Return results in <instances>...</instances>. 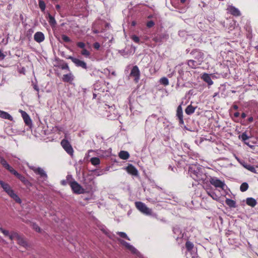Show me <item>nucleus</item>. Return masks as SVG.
<instances>
[{"label":"nucleus","instance_id":"nucleus-1","mask_svg":"<svg viewBox=\"0 0 258 258\" xmlns=\"http://www.w3.org/2000/svg\"><path fill=\"white\" fill-rule=\"evenodd\" d=\"M188 172L191 177L195 181L206 182L207 175L205 172V169L196 165H192L189 167Z\"/></svg>","mask_w":258,"mask_h":258},{"label":"nucleus","instance_id":"nucleus-2","mask_svg":"<svg viewBox=\"0 0 258 258\" xmlns=\"http://www.w3.org/2000/svg\"><path fill=\"white\" fill-rule=\"evenodd\" d=\"M177 3L171 0V3L175 9L178 10V12L183 13L186 11V6L188 4L189 0H176Z\"/></svg>","mask_w":258,"mask_h":258},{"label":"nucleus","instance_id":"nucleus-3","mask_svg":"<svg viewBox=\"0 0 258 258\" xmlns=\"http://www.w3.org/2000/svg\"><path fill=\"white\" fill-rule=\"evenodd\" d=\"M104 108L107 113L106 116L110 120H114L117 117V111L115 109L114 105H105Z\"/></svg>","mask_w":258,"mask_h":258},{"label":"nucleus","instance_id":"nucleus-4","mask_svg":"<svg viewBox=\"0 0 258 258\" xmlns=\"http://www.w3.org/2000/svg\"><path fill=\"white\" fill-rule=\"evenodd\" d=\"M32 169L36 174H38L39 177V180L41 182L46 181L47 179V175L46 172L41 167H36L35 166L30 167Z\"/></svg>","mask_w":258,"mask_h":258},{"label":"nucleus","instance_id":"nucleus-5","mask_svg":"<svg viewBox=\"0 0 258 258\" xmlns=\"http://www.w3.org/2000/svg\"><path fill=\"white\" fill-rule=\"evenodd\" d=\"M135 205L136 208L143 214L146 215H151L152 214V210L148 208L143 202H136Z\"/></svg>","mask_w":258,"mask_h":258},{"label":"nucleus","instance_id":"nucleus-6","mask_svg":"<svg viewBox=\"0 0 258 258\" xmlns=\"http://www.w3.org/2000/svg\"><path fill=\"white\" fill-rule=\"evenodd\" d=\"M190 54L192 56V57L196 60L199 62L200 63H202L204 61V53L199 49H194L191 50Z\"/></svg>","mask_w":258,"mask_h":258},{"label":"nucleus","instance_id":"nucleus-7","mask_svg":"<svg viewBox=\"0 0 258 258\" xmlns=\"http://www.w3.org/2000/svg\"><path fill=\"white\" fill-rule=\"evenodd\" d=\"M10 239L12 241H16L18 244L24 247L27 245L23 237L16 232H13L12 234L10 235Z\"/></svg>","mask_w":258,"mask_h":258},{"label":"nucleus","instance_id":"nucleus-8","mask_svg":"<svg viewBox=\"0 0 258 258\" xmlns=\"http://www.w3.org/2000/svg\"><path fill=\"white\" fill-rule=\"evenodd\" d=\"M174 237L178 241L184 237L185 230L181 229L179 226H175L173 228Z\"/></svg>","mask_w":258,"mask_h":258},{"label":"nucleus","instance_id":"nucleus-9","mask_svg":"<svg viewBox=\"0 0 258 258\" xmlns=\"http://www.w3.org/2000/svg\"><path fill=\"white\" fill-rule=\"evenodd\" d=\"M60 144L66 152L72 157L73 156L74 150L70 143L67 140L64 139L61 141Z\"/></svg>","mask_w":258,"mask_h":258},{"label":"nucleus","instance_id":"nucleus-10","mask_svg":"<svg viewBox=\"0 0 258 258\" xmlns=\"http://www.w3.org/2000/svg\"><path fill=\"white\" fill-rule=\"evenodd\" d=\"M130 76L134 78L136 83H138L140 79V71L137 66H134L131 71Z\"/></svg>","mask_w":258,"mask_h":258},{"label":"nucleus","instance_id":"nucleus-11","mask_svg":"<svg viewBox=\"0 0 258 258\" xmlns=\"http://www.w3.org/2000/svg\"><path fill=\"white\" fill-rule=\"evenodd\" d=\"M209 181L211 184L215 187H219L222 189H224V187L225 186L224 181H221L218 178L215 177H211Z\"/></svg>","mask_w":258,"mask_h":258},{"label":"nucleus","instance_id":"nucleus-12","mask_svg":"<svg viewBox=\"0 0 258 258\" xmlns=\"http://www.w3.org/2000/svg\"><path fill=\"white\" fill-rule=\"evenodd\" d=\"M70 186L71 187L73 192L75 194H81L84 192L83 188L76 181L71 182Z\"/></svg>","mask_w":258,"mask_h":258},{"label":"nucleus","instance_id":"nucleus-13","mask_svg":"<svg viewBox=\"0 0 258 258\" xmlns=\"http://www.w3.org/2000/svg\"><path fill=\"white\" fill-rule=\"evenodd\" d=\"M175 70L178 72V76L177 77V79H178L179 78L182 80H186L187 78H185V75H189V72L184 68L183 67H182L181 65H179L175 67Z\"/></svg>","mask_w":258,"mask_h":258},{"label":"nucleus","instance_id":"nucleus-14","mask_svg":"<svg viewBox=\"0 0 258 258\" xmlns=\"http://www.w3.org/2000/svg\"><path fill=\"white\" fill-rule=\"evenodd\" d=\"M69 58L71 59V60L74 63L76 67H81L84 69H87V64L84 61L81 60L73 56H69Z\"/></svg>","mask_w":258,"mask_h":258},{"label":"nucleus","instance_id":"nucleus-15","mask_svg":"<svg viewBox=\"0 0 258 258\" xmlns=\"http://www.w3.org/2000/svg\"><path fill=\"white\" fill-rule=\"evenodd\" d=\"M168 37V34L166 33L157 34L153 38V40L157 43H161L166 40Z\"/></svg>","mask_w":258,"mask_h":258},{"label":"nucleus","instance_id":"nucleus-16","mask_svg":"<svg viewBox=\"0 0 258 258\" xmlns=\"http://www.w3.org/2000/svg\"><path fill=\"white\" fill-rule=\"evenodd\" d=\"M176 116L179 120V123L181 126L184 125V121L183 119V111L181 105H179L176 110Z\"/></svg>","mask_w":258,"mask_h":258},{"label":"nucleus","instance_id":"nucleus-17","mask_svg":"<svg viewBox=\"0 0 258 258\" xmlns=\"http://www.w3.org/2000/svg\"><path fill=\"white\" fill-rule=\"evenodd\" d=\"M227 10L228 13L235 17H238L241 15L240 11L233 6H228Z\"/></svg>","mask_w":258,"mask_h":258},{"label":"nucleus","instance_id":"nucleus-18","mask_svg":"<svg viewBox=\"0 0 258 258\" xmlns=\"http://www.w3.org/2000/svg\"><path fill=\"white\" fill-rule=\"evenodd\" d=\"M182 148L185 153H187L188 156L192 159L197 157V155L195 154L192 153L189 149V146L187 143H183L182 145Z\"/></svg>","mask_w":258,"mask_h":258},{"label":"nucleus","instance_id":"nucleus-19","mask_svg":"<svg viewBox=\"0 0 258 258\" xmlns=\"http://www.w3.org/2000/svg\"><path fill=\"white\" fill-rule=\"evenodd\" d=\"M126 171L128 173L136 176L139 175L138 171L137 168L132 164H130L126 167Z\"/></svg>","mask_w":258,"mask_h":258},{"label":"nucleus","instance_id":"nucleus-20","mask_svg":"<svg viewBox=\"0 0 258 258\" xmlns=\"http://www.w3.org/2000/svg\"><path fill=\"white\" fill-rule=\"evenodd\" d=\"M34 39L36 42L41 43L44 40L45 36L42 32H37L34 35Z\"/></svg>","mask_w":258,"mask_h":258},{"label":"nucleus","instance_id":"nucleus-21","mask_svg":"<svg viewBox=\"0 0 258 258\" xmlns=\"http://www.w3.org/2000/svg\"><path fill=\"white\" fill-rule=\"evenodd\" d=\"M7 194L14 200H15L18 203H21V200L18 197V196L14 192V190L11 188L10 190L7 192Z\"/></svg>","mask_w":258,"mask_h":258},{"label":"nucleus","instance_id":"nucleus-22","mask_svg":"<svg viewBox=\"0 0 258 258\" xmlns=\"http://www.w3.org/2000/svg\"><path fill=\"white\" fill-rule=\"evenodd\" d=\"M7 194L14 200H15L18 203H21V200L18 197V196L14 192V190L11 188L10 190L7 192Z\"/></svg>","mask_w":258,"mask_h":258},{"label":"nucleus","instance_id":"nucleus-23","mask_svg":"<svg viewBox=\"0 0 258 258\" xmlns=\"http://www.w3.org/2000/svg\"><path fill=\"white\" fill-rule=\"evenodd\" d=\"M22 116L26 124L30 126L32 125V120L29 115L24 111H21Z\"/></svg>","mask_w":258,"mask_h":258},{"label":"nucleus","instance_id":"nucleus-24","mask_svg":"<svg viewBox=\"0 0 258 258\" xmlns=\"http://www.w3.org/2000/svg\"><path fill=\"white\" fill-rule=\"evenodd\" d=\"M74 79V76L71 72L63 75L62 80L64 82L71 83Z\"/></svg>","mask_w":258,"mask_h":258},{"label":"nucleus","instance_id":"nucleus-25","mask_svg":"<svg viewBox=\"0 0 258 258\" xmlns=\"http://www.w3.org/2000/svg\"><path fill=\"white\" fill-rule=\"evenodd\" d=\"M202 79L206 82L209 86H211L213 84L212 80L211 75L207 73H204L201 77Z\"/></svg>","mask_w":258,"mask_h":258},{"label":"nucleus","instance_id":"nucleus-26","mask_svg":"<svg viewBox=\"0 0 258 258\" xmlns=\"http://www.w3.org/2000/svg\"><path fill=\"white\" fill-rule=\"evenodd\" d=\"M187 64L189 67L192 69H196L199 66L201 65L199 62L196 60L195 59H189L187 62Z\"/></svg>","mask_w":258,"mask_h":258},{"label":"nucleus","instance_id":"nucleus-27","mask_svg":"<svg viewBox=\"0 0 258 258\" xmlns=\"http://www.w3.org/2000/svg\"><path fill=\"white\" fill-rule=\"evenodd\" d=\"M238 138L239 139L243 141L247 146L250 147H251V146L249 145V143L246 142V141L248 140L250 138V137L248 136L246 132L242 133L241 135H239L238 136Z\"/></svg>","mask_w":258,"mask_h":258},{"label":"nucleus","instance_id":"nucleus-28","mask_svg":"<svg viewBox=\"0 0 258 258\" xmlns=\"http://www.w3.org/2000/svg\"><path fill=\"white\" fill-rule=\"evenodd\" d=\"M17 178L20 179L26 186L30 187L32 186V183L27 179L23 175L20 174V175L17 177Z\"/></svg>","mask_w":258,"mask_h":258},{"label":"nucleus","instance_id":"nucleus-29","mask_svg":"<svg viewBox=\"0 0 258 258\" xmlns=\"http://www.w3.org/2000/svg\"><path fill=\"white\" fill-rule=\"evenodd\" d=\"M246 203L247 205L254 207L257 204V202L255 199L253 198H247L246 199Z\"/></svg>","mask_w":258,"mask_h":258},{"label":"nucleus","instance_id":"nucleus-30","mask_svg":"<svg viewBox=\"0 0 258 258\" xmlns=\"http://www.w3.org/2000/svg\"><path fill=\"white\" fill-rule=\"evenodd\" d=\"M244 29H245L246 31L247 32V37L248 38H251V34H252V28L250 25L249 22H247L244 26Z\"/></svg>","mask_w":258,"mask_h":258},{"label":"nucleus","instance_id":"nucleus-31","mask_svg":"<svg viewBox=\"0 0 258 258\" xmlns=\"http://www.w3.org/2000/svg\"><path fill=\"white\" fill-rule=\"evenodd\" d=\"M119 157L123 160H126L130 157V154L127 151H121L118 153Z\"/></svg>","mask_w":258,"mask_h":258},{"label":"nucleus","instance_id":"nucleus-32","mask_svg":"<svg viewBox=\"0 0 258 258\" xmlns=\"http://www.w3.org/2000/svg\"><path fill=\"white\" fill-rule=\"evenodd\" d=\"M0 117L4 119H9L11 121L13 120L12 116L8 112L0 110Z\"/></svg>","mask_w":258,"mask_h":258},{"label":"nucleus","instance_id":"nucleus-33","mask_svg":"<svg viewBox=\"0 0 258 258\" xmlns=\"http://www.w3.org/2000/svg\"><path fill=\"white\" fill-rule=\"evenodd\" d=\"M196 109V107H194L191 105H189L186 108L185 112L187 115H191L195 112Z\"/></svg>","mask_w":258,"mask_h":258},{"label":"nucleus","instance_id":"nucleus-34","mask_svg":"<svg viewBox=\"0 0 258 258\" xmlns=\"http://www.w3.org/2000/svg\"><path fill=\"white\" fill-rule=\"evenodd\" d=\"M48 21L49 24L51 27H54L56 24V20L53 16L51 15L49 13L48 14Z\"/></svg>","mask_w":258,"mask_h":258},{"label":"nucleus","instance_id":"nucleus-35","mask_svg":"<svg viewBox=\"0 0 258 258\" xmlns=\"http://www.w3.org/2000/svg\"><path fill=\"white\" fill-rule=\"evenodd\" d=\"M225 203L230 208H236V204L235 201L232 199H226L225 200Z\"/></svg>","mask_w":258,"mask_h":258},{"label":"nucleus","instance_id":"nucleus-36","mask_svg":"<svg viewBox=\"0 0 258 258\" xmlns=\"http://www.w3.org/2000/svg\"><path fill=\"white\" fill-rule=\"evenodd\" d=\"M0 185L6 192L12 188L8 183H5L2 180H0Z\"/></svg>","mask_w":258,"mask_h":258},{"label":"nucleus","instance_id":"nucleus-37","mask_svg":"<svg viewBox=\"0 0 258 258\" xmlns=\"http://www.w3.org/2000/svg\"><path fill=\"white\" fill-rule=\"evenodd\" d=\"M0 163L3 165V166L7 169L8 167H9L10 165L8 163L7 161L4 159V157L0 155Z\"/></svg>","mask_w":258,"mask_h":258},{"label":"nucleus","instance_id":"nucleus-38","mask_svg":"<svg viewBox=\"0 0 258 258\" xmlns=\"http://www.w3.org/2000/svg\"><path fill=\"white\" fill-rule=\"evenodd\" d=\"M90 162L93 165H99L100 163V161L99 158L98 157H93L91 159Z\"/></svg>","mask_w":258,"mask_h":258},{"label":"nucleus","instance_id":"nucleus-39","mask_svg":"<svg viewBox=\"0 0 258 258\" xmlns=\"http://www.w3.org/2000/svg\"><path fill=\"white\" fill-rule=\"evenodd\" d=\"M248 188V184L247 182L242 183L240 187V190L242 192L245 191Z\"/></svg>","mask_w":258,"mask_h":258},{"label":"nucleus","instance_id":"nucleus-40","mask_svg":"<svg viewBox=\"0 0 258 258\" xmlns=\"http://www.w3.org/2000/svg\"><path fill=\"white\" fill-rule=\"evenodd\" d=\"M118 240L120 242V243L123 246H124L127 249H128L131 245L130 243L126 242L125 241L122 239H119Z\"/></svg>","mask_w":258,"mask_h":258},{"label":"nucleus","instance_id":"nucleus-41","mask_svg":"<svg viewBox=\"0 0 258 258\" xmlns=\"http://www.w3.org/2000/svg\"><path fill=\"white\" fill-rule=\"evenodd\" d=\"M118 240L120 242V243L123 246H124L127 249H128L131 245L130 243L126 242L125 241L122 239H119Z\"/></svg>","mask_w":258,"mask_h":258},{"label":"nucleus","instance_id":"nucleus-42","mask_svg":"<svg viewBox=\"0 0 258 258\" xmlns=\"http://www.w3.org/2000/svg\"><path fill=\"white\" fill-rule=\"evenodd\" d=\"M118 240L120 242V243L123 246H124L127 249H128L131 245L130 243L126 242L125 241L122 239H119Z\"/></svg>","mask_w":258,"mask_h":258},{"label":"nucleus","instance_id":"nucleus-43","mask_svg":"<svg viewBox=\"0 0 258 258\" xmlns=\"http://www.w3.org/2000/svg\"><path fill=\"white\" fill-rule=\"evenodd\" d=\"M118 240L120 242V243L123 246H124L127 249H128L131 245L130 243L126 242L125 241L122 239H119Z\"/></svg>","mask_w":258,"mask_h":258},{"label":"nucleus","instance_id":"nucleus-44","mask_svg":"<svg viewBox=\"0 0 258 258\" xmlns=\"http://www.w3.org/2000/svg\"><path fill=\"white\" fill-rule=\"evenodd\" d=\"M39 7L41 10V11L44 12L45 10L46 5L44 2L42 0H39Z\"/></svg>","mask_w":258,"mask_h":258},{"label":"nucleus","instance_id":"nucleus-45","mask_svg":"<svg viewBox=\"0 0 258 258\" xmlns=\"http://www.w3.org/2000/svg\"><path fill=\"white\" fill-rule=\"evenodd\" d=\"M7 169L11 173L15 175L17 177L20 175V174L14 168H13L10 165L9 166V167L7 168Z\"/></svg>","mask_w":258,"mask_h":258},{"label":"nucleus","instance_id":"nucleus-46","mask_svg":"<svg viewBox=\"0 0 258 258\" xmlns=\"http://www.w3.org/2000/svg\"><path fill=\"white\" fill-rule=\"evenodd\" d=\"M159 82L161 84H162L164 86H167L169 84V81L167 78L162 77L160 79Z\"/></svg>","mask_w":258,"mask_h":258},{"label":"nucleus","instance_id":"nucleus-47","mask_svg":"<svg viewBox=\"0 0 258 258\" xmlns=\"http://www.w3.org/2000/svg\"><path fill=\"white\" fill-rule=\"evenodd\" d=\"M185 247H186V249L189 251L191 250L193 248L194 244L192 242L188 241H186V242L185 243Z\"/></svg>","mask_w":258,"mask_h":258},{"label":"nucleus","instance_id":"nucleus-48","mask_svg":"<svg viewBox=\"0 0 258 258\" xmlns=\"http://www.w3.org/2000/svg\"><path fill=\"white\" fill-rule=\"evenodd\" d=\"M100 230L108 237H110L109 231L106 229L104 226H101Z\"/></svg>","mask_w":258,"mask_h":258},{"label":"nucleus","instance_id":"nucleus-49","mask_svg":"<svg viewBox=\"0 0 258 258\" xmlns=\"http://www.w3.org/2000/svg\"><path fill=\"white\" fill-rule=\"evenodd\" d=\"M117 234L122 238H125L128 240H130V238L128 237L127 234L123 232H117Z\"/></svg>","mask_w":258,"mask_h":258},{"label":"nucleus","instance_id":"nucleus-50","mask_svg":"<svg viewBox=\"0 0 258 258\" xmlns=\"http://www.w3.org/2000/svg\"><path fill=\"white\" fill-rule=\"evenodd\" d=\"M132 253L138 255L139 253L138 250L132 245L128 249Z\"/></svg>","mask_w":258,"mask_h":258},{"label":"nucleus","instance_id":"nucleus-51","mask_svg":"<svg viewBox=\"0 0 258 258\" xmlns=\"http://www.w3.org/2000/svg\"><path fill=\"white\" fill-rule=\"evenodd\" d=\"M0 231L6 236L9 237L10 239V235L12 234L13 232L10 233L9 231L7 230H5L2 228H0Z\"/></svg>","mask_w":258,"mask_h":258},{"label":"nucleus","instance_id":"nucleus-52","mask_svg":"<svg viewBox=\"0 0 258 258\" xmlns=\"http://www.w3.org/2000/svg\"><path fill=\"white\" fill-rule=\"evenodd\" d=\"M81 54L85 56L86 57H89L90 53L86 48L83 49L81 52Z\"/></svg>","mask_w":258,"mask_h":258},{"label":"nucleus","instance_id":"nucleus-53","mask_svg":"<svg viewBox=\"0 0 258 258\" xmlns=\"http://www.w3.org/2000/svg\"><path fill=\"white\" fill-rule=\"evenodd\" d=\"M207 193L214 200H217L218 198V196L214 192H213L212 191H208Z\"/></svg>","mask_w":258,"mask_h":258},{"label":"nucleus","instance_id":"nucleus-54","mask_svg":"<svg viewBox=\"0 0 258 258\" xmlns=\"http://www.w3.org/2000/svg\"><path fill=\"white\" fill-rule=\"evenodd\" d=\"M67 181L68 182V183H69L70 185H71V182H74V181H75L73 178V176L71 175V174H68L67 175V177H66V179Z\"/></svg>","mask_w":258,"mask_h":258},{"label":"nucleus","instance_id":"nucleus-55","mask_svg":"<svg viewBox=\"0 0 258 258\" xmlns=\"http://www.w3.org/2000/svg\"><path fill=\"white\" fill-rule=\"evenodd\" d=\"M61 38L63 41L66 42H70L71 41V39L68 36L64 34L61 35Z\"/></svg>","mask_w":258,"mask_h":258},{"label":"nucleus","instance_id":"nucleus-56","mask_svg":"<svg viewBox=\"0 0 258 258\" xmlns=\"http://www.w3.org/2000/svg\"><path fill=\"white\" fill-rule=\"evenodd\" d=\"M93 172L97 176H100L104 174V171L103 170H94L93 171Z\"/></svg>","mask_w":258,"mask_h":258},{"label":"nucleus","instance_id":"nucleus-57","mask_svg":"<svg viewBox=\"0 0 258 258\" xmlns=\"http://www.w3.org/2000/svg\"><path fill=\"white\" fill-rule=\"evenodd\" d=\"M131 39L133 41H134L135 42L137 43H139L140 42V38L138 36L133 35L131 37Z\"/></svg>","mask_w":258,"mask_h":258},{"label":"nucleus","instance_id":"nucleus-58","mask_svg":"<svg viewBox=\"0 0 258 258\" xmlns=\"http://www.w3.org/2000/svg\"><path fill=\"white\" fill-rule=\"evenodd\" d=\"M155 25V23L153 21L150 20L148 22H147L146 24V26L148 28H151L153 27Z\"/></svg>","mask_w":258,"mask_h":258},{"label":"nucleus","instance_id":"nucleus-59","mask_svg":"<svg viewBox=\"0 0 258 258\" xmlns=\"http://www.w3.org/2000/svg\"><path fill=\"white\" fill-rule=\"evenodd\" d=\"M60 68L62 70H67L68 71H70L69 67L67 63H63L60 65Z\"/></svg>","mask_w":258,"mask_h":258},{"label":"nucleus","instance_id":"nucleus-60","mask_svg":"<svg viewBox=\"0 0 258 258\" xmlns=\"http://www.w3.org/2000/svg\"><path fill=\"white\" fill-rule=\"evenodd\" d=\"M77 45L78 47L82 48L83 49H84L85 47V44L83 42H78Z\"/></svg>","mask_w":258,"mask_h":258},{"label":"nucleus","instance_id":"nucleus-61","mask_svg":"<svg viewBox=\"0 0 258 258\" xmlns=\"http://www.w3.org/2000/svg\"><path fill=\"white\" fill-rule=\"evenodd\" d=\"M236 159L239 162V163L244 167V166H246V165L247 164V163L242 160H240L238 158L236 157Z\"/></svg>","mask_w":258,"mask_h":258},{"label":"nucleus","instance_id":"nucleus-62","mask_svg":"<svg viewBox=\"0 0 258 258\" xmlns=\"http://www.w3.org/2000/svg\"><path fill=\"white\" fill-rule=\"evenodd\" d=\"M33 228L36 230V231L38 232H40L41 229L37 225L34 224Z\"/></svg>","mask_w":258,"mask_h":258},{"label":"nucleus","instance_id":"nucleus-63","mask_svg":"<svg viewBox=\"0 0 258 258\" xmlns=\"http://www.w3.org/2000/svg\"><path fill=\"white\" fill-rule=\"evenodd\" d=\"M93 47L95 49H98L100 47V45L98 42H95L93 44Z\"/></svg>","mask_w":258,"mask_h":258},{"label":"nucleus","instance_id":"nucleus-64","mask_svg":"<svg viewBox=\"0 0 258 258\" xmlns=\"http://www.w3.org/2000/svg\"><path fill=\"white\" fill-rule=\"evenodd\" d=\"M6 55L3 52L2 50L0 49V60H3L5 58Z\"/></svg>","mask_w":258,"mask_h":258}]
</instances>
